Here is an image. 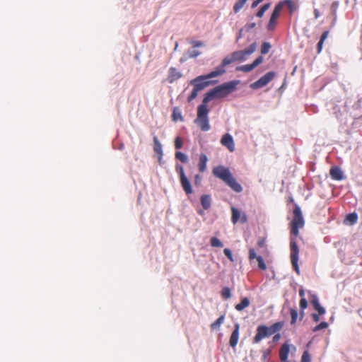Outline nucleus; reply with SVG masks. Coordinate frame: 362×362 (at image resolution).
I'll use <instances>...</instances> for the list:
<instances>
[{
  "label": "nucleus",
  "mask_w": 362,
  "mask_h": 362,
  "mask_svg": "<svg viewBox=\"0 0 362 362\" xmlns=\"http://www.w3.org/2000/svg\"><path fill=\"white\" fill-rule=\"evenodd\" d=\"M263 62V57L262 56L258 57L252 64H245L237 66L235 70L240 71L243 72H250Z\"/></svg>",
  "instance_id": "nucleus-11"
},
{
  "label": "nucleus",
  "mask_w": 362,
  "mask_h": 362,
  "mask_svg": "<svg viewBox=\"0 0 362 362\" xmlns=\"http://www.w3.org/2000/svg\"><path fill=\"white\" fill-rule=\"evenodd\" d=\"M267 326L264 325H259L257 327V332L255 336L252 339V342L254 344H258L264 338L269 337V333L267 331Z\"/></svg>",
  "instance_id": "nucleus-10"
},
{
  "label": "nucleus",
  "mask_w": 362,
  "mask_h": 362,
  "mask_svg": "<svg viewBox=\"0 0 362 362\" xmlns=\"http://www.w3.org/2000/svg\"><path fill=\"white\" fill-rule=\"evenodd\" d=\"M284 327L283 322H277L272 325L270 327L267 326V331L269 333V336L279 332Z\"/></svg>",
  "instance_id": "nucleus-18"
},
{
  "label": "nucleus",
  "mask_w": 362,
  "mask_h": 362,
  "mask_svg": "<svg viewBox=\"0 0 362 362\" xmlns=\"http://www.w3.org/2000/svg\"><path fill=\"white\" fill-rule=\"evenodd\" d=\"M239 81H231L216 86L207 92L202 100V103L197 107V115L194 123L203 132H207L210 129L208 114L209 110L207 107V103L214 98H223L228 95L235 90L239 84Z\"/></svg>",
  "instance_id": "nucleus-1"
},
{
  "label": "nucleus",
  "mask_w": 362,
  "mask_h": 362,
  "mask_svg": "<svg viewBox=\"0 0 362 362\" xmlns=\"http://www.w3.org/2000/svg\"><path fill=\"white\" fill-rule=\"evenodd\" d=\"M299 295L302 298H304V295H305V291L303 288L300 289L299 291Z\"/></svg>",
  "instance_id": "nucleus-48"
},
{
  "label": "nucleus",
  "mask_w": 362,
  "mask_h": 362,
  "mask_svg": "<svg viewBox=\"0 0 362 362\" xmlns=\"http://www.w3.org/2000/svg\"><path fill=\"white\" fill-rule=\"evenodd\" d=\"M248 258H249L250 261H252V260L256 259L258 262V267L259 269H261L262 271H264L267 269V265H266L263 258L261 256L257 255V253L254 248L249 249Z\"/></svg>",
  "instance_id": "nucleus-12"
},
{
  "label": "nucleus",
  "mask_w": 362,
  "mask_h": 362,
  "mask_svg": "<svg viewBox=\"0 0 362 362\" xmlns=\"http://www.w3.org/2000/svg\"><path fill=\"white\" fill-rule=\"evenodd\" d=\"M311 358L310 356L308 351H305L303 354V356L301 357L300 362H310Z\"/></svg>",
  "instance_id": "nucleus-37"
},
{
  "label": "nucleus",
  "mask_w": 362,
  "mask_h": 362,
  "mask_svg": "<svg viewBox=\"0 0 362 362\" xmlns=\"http://www.w3.org/2000/svg\"><path fill=\"white\" fill-rule=\"evenodd\" d=\"M224 319H225L224 315L220 316L215 322H214L211 325V328L212 329H218L221 326V325L223 323Z\"/></svg>",
  "instance_id": "nucleus-27"
},
{
  "label": "nucleus",
  "mask_w": 362,
  "mask_h": 362,
  "mask_svg": "<svg viewBox=\"0 0 362 362\" xmlns=\"http://www.w3.org/2000/svg\"><path fill=\"white\" fill-rule=\"evenodd\" d=\"M207 161H208L207 156L205 154L202 153L199 156V164H198L199 170L200 172L203 173L206 170Z\"/></svg>",
  "instance_id": "nucleus-19"
},
{
  "label": "nucleus",
  "mask_w": 362,
  "mask_h": 362,
  "mask_svg": "<svg viewBox=\"0 0 362 362\" xmlns=\"http://www.w3.org/2000/svg\"><path fill=\"white\" fill-rule=\"evenodd\" d=\"M290 313L291 317V324L294 325L296 322L298 318V312L296 309L291 308Z\"/></svg>",
  "instance_id": "nucleus-34"
},
{
  "label": "nucleus",
  "mask_w": 362,
  "mask_h": 362,
  "mask_svg": "<svg viewBox=\"0 0 362 362\" xmlns=\"http://www.w3.org/2000/svg\"><path fill=\"white\" fill-rule=\"evenodd\" d=\"M280 338L281 334L278 333L273 337V341L276 342L280 339Z\"/></svg>",
  "instance_id": "nucleus-45"
},
{
  "label": "nucleus",
  "mask_w": 362,
  "mask_h": 362,
  "mask_svg": "<svg viewBox=\"0 0 362 362\" xmlns=\"http://www.w3.org/2000/svg\"><path fill=\"white\" fill-rule=\"evenodd\" d=\"M283 7V2L277 4L272 13L269 21L267 25V29L269 30H273L276 26L277 18H279L281 11Z\"/></svg>",
  "instance_id": "nucleus-9"
},
{
  "label": "nucleus",
  "mask_w": 362,
  "mask_h": 362,
  "mask_svg": "<svg viewBox=\"0 0 362 362\" xmlns=\"http://www.w3.org/2000/svg\"><path fill=\"white\" fill-rule=\"evenodd\" d=\"M221 296L224 299H228L231 297L230 289L228 287H224L221 290Z\"/></svg>",
  "instance_id": "nucleus-31"
},
{
  "label": "nucleus",
  "mask_w": 362,
  "mask_h": 362,
  "mask_svg": "<svg viewBox=\"0 0 362 362\" xmlns=\"http://www.w3.org/2000/svg\"><path fill=\"white\" fill-rule=\"evenodd\" d=\"M290 348L289 345L286 343L284 344L279 349V358L282 362L288 361V357Z\"/></svg>",
  "instance_id": "nucleus-16"
},
{
  "label": "nucleus",
  "mask_w": 362,
  "mask_h": 362,
  "mask_svg": "<svg viewBox=\"0 0 362 362\" xmlns=\"http://www.w3.org/2000/svg\"><path fill=\"white\" fill-rule=\"evenodd\" d=\"M255 27H256L255 23H248L245 25L244 28L247 32H249L250 30H252V28H254Z\"/></svg>",
  "instance_id": "nucleus-42"
},
{
  "label": "nucleus",
  "mask_w": 362,
  "mask_h": 362,
  "mask_svg": "<svg viewBox=\"0 0 362 362\" xmlns=\"http://www.w3.org/2000/svg\"><path fill=\"white\" fill-rule=\"evenodd\" d=\"M176 171L177 172V173L180 175V185H181L183 190L185 191V192L187 195L192 194L193 190H192L191 183L185 173L183 167L180 165H176Z\"/></svg>",
  "instance_id": "nucleus-6"
},
{
  "label": "nucleus",
  "mask_w": 362,
  "mask_h": 362,
  "mask_svg": "<svg viewBox=\"0 0 362 362\" xmlns=\"http://www.w3.org/2000/svg\"><path fill=\"white\" fill-rule=\"evenodd\" d=\"M247 0H238L233 6L235 13H238L245 4Z\"/></svg>",
  "instance_id": "nucleus-29"
},
{
  "label": "nucleus",
  "mask_w": 362,
  "mask_h": 362,
  "mask_svg": "<svg viewBox=\"0 0 362 362\" xmlns=\"http://www.w3.org/2000/svg\"><path fill=\"white\" fill-rule=\"evenodd\" d=\"M293 212V218L291 222L290 258L293 269L297 274H300L298 267L299 248L296 238L299 234V229L304 226L305 223L300 208L298 205L295 206Z\"/></svg>",
  "instance_id": "nucleus-2"
},
{
  "label": "nucleus",
  "mask_w": 362,
  "mask_h": 362,
  "mask_svg": "<svg viewBox=\"0 0 362 362\" xmlns=\"http://www.w3.org/2000/svg\"><path fill=\"white\" fill-rule=\"evenodd\" d=\"M223 252L225 254V255L228 258V259L231 262H234V259H233V254H232V252L230 251V249L228 248H225L224 250H223Z\"/></svg>",
  "instance_id": "nucleus-38"
},
{
  "label": "nucleus",
  "mask_w": 362,
  "mask_h": 362,
  "mask_svg": "<svg viewBox=\"0 0 362 362\" xmlns=\"http://www.w3.org/2000/svg\"><path fill=\"white\" fill-rule=\"evenodd\" d=\"M264 0H256L252 3V7L257 6L259 4L262 2Z\"/></svg>",
  "instance_id": "nucleus-46"
},
{
  "label": "nucleus",
  "mask_w": 362,
  "mask_h": 362,
  "mask_svg": "<svg viewBox=\"0 0 362 362\" xmlns=\"http://www.w3.org/2000/svg\"><path fill=\"white\" fill-rule=\"evenodd\" d=\"M250 305V300L248 298L245 297L242 299L241 302L240 303H238L235 305V308L238 311H242L245 308L248 307Z\"/></svg>",
  "instance_id": "nucleus-22"
},
{
  "label": "nucleus",
  "mask_w": 362,
  "mask_h": 362,
  "mask_svg": "<svg viewBox=\"0 0 362 362\" xmlns=\"http://www.w3.org/2000/svg\"><path fill=\"white\" fill-rule=\"evenodd\" d=\"M257 246L260 248L266 247V240L264 238H260L257 240Z\"/></svg>",
  "instance_id": "nucleus-41"
},
{
  "label": "nucleus",
  "mask_w": 362,
  "mask_h": 362,
  "mask_svg": "<svg viewBox=\"0 0 362 362\" xmlns=\"http://www.w3.org/2000/svg\"><path fill=\"white\" fill-rule=\"evenodd\" d=\"M201 180V177L199 175H197L194 178V182L196 185H198L199 182Z\"/></svg>",
  "instance_id": "nucleus-47"
},
{
  "label": "nucleus",
  "mask_w": 362,
  "mask_h": 362,
  "mask_svg": "<svg viewBox=\"0 0 362 362\" xmlns=\"http://www.w3.org/2000/svg\"><path fill=\"white\" fill-rule=\"evenodd\" d=\"M182 146V141L180 137H177L175 140V147L176 149H180Z\"/></svg>",
  "instance_id": "nucleus-40"
},
{
  "label": "nucleus",
  "mask_w": 362,
  "mask_h": 362,
  "mask_svg": "<svg viewBox=\"0 0 362 362\" xmlns=\"http://www.w3.org/2000/svg\"><path fill=\"white\" fill-rule=\"evenodd\" d=\"M329 174L331 177L334 180H341L344 179L343 172L339 167H332L329 170Z\"/></svg>",
  "instance_id": "nucleus-15"
},
{
  "label": "nucleus",
  "mask_w": 362,
  "mask_h": 362,
  "mask_svg": "<svg viewBox=\"0 0 362 362\" xmlns=\"http://www.w3.org/2000/svg\"><path fill=\"white\" fill-rule=\"evenodd\" d=\"M239 329H240L239 325L235 324V328L230 335V340H229V344L231 347H235L238 342Z\"/></svg>",
  "instance_id": "nucleus-14"
},
{
  "label": "nucleus",
  "mask_w": 362,
  "mask_h": 362,
  "mask_svg": "<svg viewBox=\"0 0 362 362\" xmlns=\"http://www.w3.org/2000/svg\"><path fill=\"white\" fill-rule=\"evenodd\" d=\"M358 215L356 213L348 214L346 216L345 221L351 225H354L357 222Z\"/></svg>",
  "instance_id": "nucleus-25"
},
{
  "label": "nucleus",
  "mask_w": 362,
  "mask_h": 362,
  "mask_svg": "<svg viewBox=\"0 0 362 362\" xmlns=\"http://www.w3.org/2000/svg\"><path fill=\"white\" fill-rule=\"evenodd\" d=\"M172 118L174 122H177V120L183 121V117L178 107H175L173 108Z\"/></svg>",
  "instance_id": "nucleus-24"
},
{
  "label": "nucleus",
  "mask_w": 362,
  "mask_h": 362,
  "mask_svg": "<svg viewBox=\"0 0 362 362\" xmlns=\"http://www.w3.org/2000/svg\"><path fill=\"white\" fill-rule=\"evenodd\" d=\"M310 303L314 308L318 312V314L313 313L311 315L314 322H317L320 321V315H322L325 313V309L320 305L318 298L316 295H312Z\"/></svg>",
  "instance_id": "nucleus-8"
},
{
  "label": "nucleus",
  "mask_w": 362,
  "mask_h": 362,
  "mask_svg": "<svg viewBox=\"0 0 362 362\" xmlns=\"http://www.w3.org/2000/svg\"><path fill=\"white\" fill-rule=\"evenodd\" d=\"M271 48V45L269 42H264L261 46V54H266L269 52Z\"/></svg>",
  "instance_id": "nucleus-33"
},
{
  "label": "nucleus",
  "mask_w": 362,
  "mask_h": 362,
  "mask_svg": "<svg viewBox=\"0 0 362 362\" xmlns=\"http://www.w3.org/2000/svg\"><path fill=\"white\" fill-rule=\"evenodd\" d=\"M215 76H211V72L206 75L199 76L194 79L191 81V84L193 85V89L192 90L191 94L187 98V101L191 102L194 100L199 93V91L204 89L206 87L209 86L210 84L213 83V82L209 81V79L214 78ZM217 81H214V83H216Z\"/></svg>",
  "instance_id": "nucleus-5"
},
{
  "label": "nucleus",
  "mask_w": 362,
  "mask_h": 362,
  "mask_svg": "<svg viewBox=\"0 0 362 362\" xmlns=\"http://www.w3.org/2000/svg\"><path fill=\"white\" fill-rule=\"evenodd\" d=\"M284 3L288 6L290 9H292L293 4L291 0H285Z\"/></svg>",
  "instance_id": "nucleus-44"
},
{
  "label": "nucleus",
  "mask_w": 362,
  "mask_h": 362,
  "mask_svg": "<svg viewBox=\"0 0 362 362\" xmlns=\"http://www.w3.org/2000/svg\"><path fill=\"white\" fill-rule=\"evenodd\" d=\"M221 144L226 147L229 151L233 152L235 151V144L232 136L229 134H226L221 139Z\"/></svg>",
  "instance_id": "nucleus-13"
},
{
  "label": "nucleus",
  "mask_w": 362,
  "mask_h": 362,
  "mask_svg": "<svg viewBox=\"0 0 362 362\" xmlns=\"http://www.w3.org/2000/svg\"><path fill=\"white\" fill-rule=\"evenodd\" d=\"M201 204L204 209L207 210L211 207V199L210 195L204 194L201 197Z\"/></svg>",
  "instance_id": "nucleus-20"
},
{
  "label": "nucleus",
  "mask_w": 362,
  "mask_h": 362,
  "mask_svg": "<svg viewBox=\"0 0 362 362\" xmlns=\"http://www.w3.org/2000/svg\"><path fill=\"white\" fill-rule=\"evenodd\" d=\"M242 31H243V29H241V30H240L239 35H238V40H239L240 38H241V37H242Z\"/></svg>",
  "instance_id": "nucleus-50"
},
{
  "label": "nucleus",
  "mask_w": 362,
  "mask_h": 362,
  "mask_svg": "<svg viewBox=\"0 0 362 362\" xmlns=\"http://www.w3.org/2000/svg\"><path fill=\"white\" fill-rule=\"evenodd\" d=\"M276 74L274 71L267 72L266 74L259 78L257 81L250 84L252 89L256 90L267 86L271 81L274 79Z\"/></svg>",
  "instance_id": "nucleus-7"
},
{
  "label": "nucleus",
  "mask_w": 362,
  "mask_h": 362,
  "mask_svg": "<svg viewBox=\"0 0 362 362\" xmlns=\"http://www.w3.org/2000/svg\"><path fill=\"white\" fill-rule=\"evenodd\" d=\"M257 49L256 42L251 44L247 48L243 50L233 52L230 55L226 56L221 62L220 66L215 70L211 71V76H219L226 73L225 67L234 62L245 61L248 56L255 52Z\"/></svg>",
  "instance_id": "nucleus-3"
},
{
  "label": "nucleus",
  "mask_w": 362,
  "mask_h": 362,
  "mask_svg": "<svg viewBox=\"0 0 362 362\" xmlns=\"http://www.w3.org/2000/svg\"><path fill=\"white\" fill-rule=\"evenodd\" d=\"M328 327V323L326 322H320L319 325H317V326H315L313 329V331L314 332H317L320 329H326L327 327Z\"/></svg>",
  "instance_id": "nucleus-35"
},
{
  "label": "nucleus",
  "mask_w": 362,
  "mask_h": 362,
  "mask_svg": "<svg viewBox=\"0 0 362 362\" xmlns=\"http://www.w3.org/2000/svg\"><path fill=\"white\" fill-rule=\"evenodd\" d=\"M201 52L197 50H188L187 54L189 58H196L198 57Z\"/></svg>",
  "instance_id": "nucleus-39"
},
{
  "label": "nucleus",
  "mask_w": 362,
  "mask_h": 362,
  "mask_svg": "<svg viewBox=\"0 0 362 362\" xmlns=\"http://www.w3.org/2000/svg\"><path fill=\"white\" fill-rule=\"evenodd\" d=\"M175 158L182 163L187 162V156L181 151H177L175 153Z\"/></svg>",
  "instance_id": "nucleus-32"
},
{
  "label": "nucleus",
  "mask_w": 362,
  "mask_h": 362,
  "mask_svg": "<svg viewBox=\"0 0 362 362\" xmlns=\"http://www.w3.org/2000/svg\"><path fill=\"white\" fill-rule=\"evenodd\" d=\"M182 77V74L175 67H170L169 69V74L168 76V81L172 83Z\"/></svg>",
  "instance_id": "nucleus-17"
},
{
  "label": "nucleus",
  "mask_w": 362,
  "mask_h": 362,
  "mask_svg": "<svg viewBox=\"0 0 362 362\" xmlns=\"http://www.w3.org/2000/svg\"><path fill=\"white\" fill-rule=\"evenodd\" d=\"M246 221H247V217H246V216L244 214V215L243 216V217H242V222H243V223H245V222H246Z\"/></svg>",
  "instance_id": "nucleus-49"
},
{
  "label": "nucleus",
  "mask_w": 362,
  "mask_h": 362,
  "mask_svg": "<svg viewBox=\"0 0 362 362\" xmlns=\"http://www.w3.org/2000/svg\"><path fill=\"white\" fill-rule=\"evenodd\" d=\"M337 6H338V3L337 2H334L332 4V7L334 8V9L337 7Z\"/></svg>",
  "instance_id": "nucleus-51"
},
{
  "label": "nucleus",
  "mask_w": 362,
  "mask_h": 362,
  "mask_svg": "<svg viewBox=\"0 0 362 362\" xmlns=\"http://www.w3.org/2000/svg\"><path fill=\"white\" fill-rule=\"evenodd\" d=\"M269 6H270V4L269 3L265 4L264 6H262L260 8V9L257 13L256 16L258 18H262L263 16L264 13L266 12V11H267L269 9Z\"/></svg>",
  "instance_id": "nucleus-30"
},
{
  "label": "nucleus",
  "mask_w": 362,
  "mask_h": 362,
  "mask_svg": "<svg viewBox=\"0 0 362 362\" xmlns=\"http://www.w3.org/2000/svg\"><path fill=\"white\" fill-rule=\"evenodd\" d=\"M191 44L194 47H203L204 45V42L202 41H192Z\"/></svg>",
  "instance_id": "nucleus-43"
},
{
  "label": "nucleus",
  "mask_w": 362,
  "mask_h": 362,
  "mask_svg": "<svg viewBox=\"0 0 362 362\" xmlns=\"http://www.w3.org/2000/svg\"><path fill=\"white\" fill-rule=\"evenodd\" d=\"M328 35H329L328 30L323 32V33L322 34L320 40L317 45V51L318 54L321 52V51L322 49L324 42L327 38Z\"/></svg>",
  "instance_id": "nucleus-21"
},
{
  "label": "nucleus",
  "mask_w": 362,
  "mask_h": 362,
  "mask_svg": "<svg viewBox=\"0 0 362 362\" xmlns=\"http://www.w3.org/2000/svg\"><path fill=\"white\" fill-rule=\"evenodd\" d=\"M210 243L214 247H222L223 246L222 242L216 237H212L210 240Z\"/></svg>",
  "instance_id": "nucleus-28"
},
{
  "label": "nucleus",
  "mask_w": 362,
  "mask_h": 362,
  "mask_svg": "<svg viewBox=\"0 0 362 362\" xmlns=\"http://www.w3.org/2000/svg\"><path fill=\"white\" fill-rule=\"evenodd\" d=\"M299 305H300V309L302 310V312H301V318H302L303 315V310L305 309L308 306L307 300L305 298H302L300 300Z\"/></svg>",
  "instance_id": "nucleus-36"
},
{
  "label": "nucleus",
  "mask_w": 362,
  "mask_h": 362,
  "mask_svg": "<svg viewBox=\"0 0 362 362\" xmlns=\"http://www.w3.org/2000/svg\"><path fill=\"white\" fill-rule=\"evenodd\" d=\"M153 143H154V147H153L154 151L156 153L159 154L160 156H162L163 155L162 145L156 136H154V137H153Z\"/></svg>",
  "instance_id": "nucleus-23"
},
{
  "label": "nucleus",
  "mask_w": 362,
  "mask_h": 362,
  "mask_svg": "<svg viewBox=\"0 0 362 362\" xmlns=\"http://www.w3.org/2000/svg\"><path fill=\"white\" fill-rule=\"evenodd\" d=\"M231 211H232L231 220H232V222L234 224H235L238 221V220H239L240 212H239V211L237 209H235L233 206L231 208Z\"/></svg>",
  "instance_id": "nucleus-26"
},
{
  "label": "nucleus",
  "mask_w": 362,
  "mask_h": 362,
  "mask_svg": "<svg viewBox=\"0 0 362 362\" xmlns=\"http://www.w3.org/2000/svg\"><path fill=\"white\" fill-rule=\"evenodd\" d=\"M213 175L223 181L228 187L235 192H241L243 187L231 174L228 168L223 165H218L213 168Z\"/></svg>",
  "instance_id": "nucleus-4"
}]
</instances>
